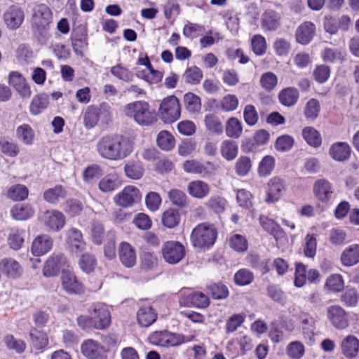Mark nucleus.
<instances>
[{
    "label": "nucleus",
    "instance_id": "f257e3e1",
    "mask_svg": "<svg viewBox=\"0 0 359 359\" xmlns=\"http://www.w3.org/2000/svg\"><path fill=\"white\" fill-rule=\"evenodd\" d=\"M96 149L105 159L119 161L132 153L133 145L131 141L121 135H107L100 139Z\"/></svg>",
    "mask_w": 359,
    "mask_h": 359
},
{
    "label": "nucleus",
    "instance_id": "f03ea898",
    "mask_svg": "<svg viewBox=\"0 0 359 359\" xmlns=\"http://www.w3.org/2000/svg\"><path fill=\"white\" fill-rule=\"evenodd\" d=\"M52 20L53 13L47 5L40 4L34 7L32 16V28L34 36L39 42L43 43L46 41Z\"/></svg>",
    "mask_w": 359,
    "mask_h": 359
},
{
    "label": "nucleus",
    "instance_id": "7ed1b4c3",
    "mask_svg": "<svg viewBox=\"0 0 359 359\" xmlns=\"http://www.w3.org/2000/svg\"><path fill=\"white\" fill-rule=\"evenodd\" d=\"M217 237V231L214 225L203 222L192 230L190 238L194 247L205 249L213 245Z\"/></svg>",
    "mask_w": 359,
    "mask_h": 359
},
{
    "label": "nucleus",
    "instance_id": "20e7f679",
    "mask_svg": "<svg viewBox=\"0 0 359 359\" xmlns=\"http://www.w3.org/2000/svg\"><path fill=\"white\" fill-rule=\"evenodd\" d=\"M126 114L133 117L141 126H149L156 121L154 111H152L149 104L144 101L128 104L126 107Z\"/></svg>",
    "mask_w": 359,
    "mask_h": 359
},
{
    "label": "nucleus",
    "instance_id": "39448f33",
    "mask_svg": "<svg viewBox=\"0 0 359 359\" xmlns=\"http://www.w3.org/2000/svg\"><path fill=\"white\" fill-rule=\"evenodd\" d=\"M193 338V336L186 337L182 334L163 330L152 332L149 336L148 340L150 344L155 346L173 347L191 341Z\"/></svg>",
    "mask_w": 359,
    "mask_h": 359
},
{
    "label": "nucleus",
    "instance_id": "423d86ee",
    "mask_svg": "<svg viewBox=\"0 0 359 359\" xmlns=\"http://www.w3.org/2000/svg\"><path fill=\"white\" fill-rule=\"evenodd\" d=\"M158 114L164 123H172L180 117V100L175 95L165 97L161 102Z\"/></svg>",
    "mask_w": 359,
    "mask_h": 359
},
{
    "label": "nucleus",
    "instance_id": "0eeeda50",
    "mask_svg": "<svg viewBox=\"0 0 359 359\" xmlns=\"http://www.w3.org/2000/svg\"><path fill=\"white\" fill-rule=\"evenodd\" d=\"M39 218L48 231L54 232L60 231L66 222L64 214L57 210H46L41 213Z\"/></svg>",
    "mask_w": 359,
    "mask_h": 359
},
{
    "label": "nucleus",
    "instance_id": "6e6552de",
    "mask_svg": "<svg viewBox=\"0 0 359 359\" xmlns=\"http://www.w3.org/2000/svg\"><path fill=\"white\" fill-rule=\"evenodd\" d=\"M111 324V313L109 307L102 303H97L93 306L91 311V327L104 330Z\"/></svg>",
    "mask_w": 359,
    "mask_h": 359
},
{
    "label": "nucleus",
    "instance_id": "1a4fd4ad",
    "mask_svg": "<svg viewBox=\"0 0 359 359\" xmlns=\"http://www.w3.org/2000/svg\"><path fill=\"white\" fill-rule=\"evenodd\" d=\"M142 194L135 187L129 185L114 197V203L123 208H129L141 201Z\"/></svg>",
    "mask_w": 359,
    "mask_h": 359
},
{
    "label": "nucleus",
    "instance_id": "9d476101",
    "mask_svg": "<svg viewBox=\"0 0 359 359\" xmlns=\"http://www.w3.org/2000/svg\"><path fill=\"white\" fill-rule=\"evenodd\" d=\"M161 252L165 261L171 264L180 262L185 255V248L178 241L165 242L162 246Z\"/></svg>",
    "mask_w": 359,
    "mask_h": 359
},
{
    "label": "nucleus",
    "instance_id": "9b49d317",
    "mask_svg": "<svg viewBox=\"0 0 359 359\" xmlns=\"http://www.w3.org/2000/svg\"><path fill=\"white\" fill-rule=\"evenodd\" d=\"M286 189L284 180L278 177H273L267 184L265 202L273 203L279 201Z\"/></svg>",
    "mask_w": 359,
    "mask_h": 359
},
{
    "label": "nucleus",
    "instance_id": "f8f14e48",
    "mask_svg": "<svg viewBox=\"0 0 359 359\" xmlns=\"http://www.w3.org/2000/svg\"><path fill=\"white\" fill-rule=\"evenodd\" d=\"M183 168L188 173L198 174L203 177L212 175L217 169L212 162L202 163L196 160L186 161L183 164Z\"/></svg>",
    "mask_w": 359,
    "mask_h": 359
},
{
    "label": "nucleus",
    "instance_id": "ddd939ff",
    "mask_svg": "<svg viewBox=\"0 0 359 359\" xmlns=\"http://www.w3.org/2000/svg\"><path fill=\"white\" fill-rule=\"evenodd\" d=\"M327 318L331 324L339 330H344L349 325L346 312L338 305L331 306L327 309Z\"/></svg>",
    "mask_w": 359,
    "mask_h": 359
},
{
    "label": "nucleus",
    "instance_id": "4468645a",
    "mask_svg": "<svg viewBox=\"0 0 359 359\" xmlns=\"http://www.w3.org/2000/svg\"><path fill=\"white\" fill-rule=\"evenodd\" d=\"M333 193L334 188L329 181L320 179L315 182L313 194L318 201L323 203H327L332 199Z\"/></svg>",
    "mask_w": 359,
    "mask_h": 359
},
{
    "label": "nucleus",
    "instance_id": "2eb2a0df",
    "mask_svg": "<svg viewBox=\"0 0 359 359\" xmlns=\"http://www.w3.org/2000/svg\"><path fill=\"white\" fill-rule=\"evenodd\" d=\"M66 257L63 254L53 255L46 262L43 274L46 277L57 276L66 264Z\"/></svg>",
    "mask_w": 359,
    "mask_h": 359
},
{
    "label": "nucleus",
    "instance_id": "dca6fc26",
    "mask_svg": "<svg viewBox=\"0 0 359 359\" xmlns=\"http://www.w3.org/2000/svg\"><path fill=\"white\" fill-rule=\"evenodd\" d=\"M0 269L9 279H17L20 278L23 269L18 262L11 257H6L0 261Z\"/></svg>",
    "mask_w": 359,
    "mask_h": 359
},
{
    "label": "nucleus",
    "instance_id": "f3484780",
    "mask_svg": "<svg viewBox=\"0 0 359 359\" xmlns=\"http://www.w3.org/2000/svg\"><path fill=\"white\" fill-rule=\"evenodd\" d=\"M180 304L184 306H194L196 308L204 309L209 306L210 300L207 295L201 292H195L185 295L180 299Z\"/></svg>",
    "mask_w": 359,
    "mask_h": 359
},
{
    "label": "nucleus",
    "instance_id": "a211bd4d",
    "mask_svg": "<svg viewBox=\"0 0 359 359\" xmlns=\"http://www.w3.org/2000/svg\"><path fill=\"white\" fill-rule=\"evenodd\" d=\"M25 13L21 8L11 6L4 14V20L9 29L15 30L24 21Z\"/></svg>",
    "mask_w": 359,
    "mask_h": 359
},
{
    "label": "nucleus",
    "instance_id": "6ab92c4d",
    "mask_svg": "<svg viewBox=\"0 0 359 359\" xmlns=\"http://www.w3.org/2000/svg\"><path fill=\"white\" fill-rule=\"evenodd\" d=\"M9 84L23 97H29L32 91L29 84L22 74L17 72H11L8 77Z\"/></svg>",
    "mask_w": 359,
    "mask_h": 359
},
{
    "label": "nucleus",
    "instance_id": "aec40b11",
    "mask_svg": "<svg viewBox=\"0 0 359 359\" xmlns=\"http://www.w3.org/2000/svg\"><path fill=\"white\" fill-rule=\"evenodd\" d=\"M340 348L346 358H355L359 353V339L354 335H347L341 340Z\"/></svg>",
    "mask_w": 359,
    "mask_h": 359
},
{
    "label": "nucleus",
    "instance_id": "412c9836",
    "mask_svg": "<svg viewBox=\"0 0 359 359\" xmlns=\"http://www.w3.org/2000/svg\"><path fill=\"white\" fill-rule=\"evenodd\" d=\"M53 247V239L46 234L38 236L32 242L31 251L35 256H41L48 252Z\"/></svg>",
    "mask_w": 359,
    "mask_h": 359
},
{
    "label": "nucleus",
    "instance_id": "4be33fe9",
    "mask_svg": "<svg viewBox=\"0 0 359 359\" xmlns=\"http://www.w3.org/2000/svg\"><path fill=\"white\" fill-rule=\"evenodd\" d=\"M315 32V25L311 22H304V23L301 24L296 30V40L301 44H308L313 38Z\"/></svg>",
    "mask_w": 359,
    "mask_h": 359
},
{
    "label": "nucleus",
    "instance_id": "5701e85b",
    "mask_svg": "<svg viewBox=\"0 0 359 359\" xmlns=\"http://www.w3.org/2000/svg\"><path fill=\"white\" fill-rule=\"evenodd\" d=\"M210 191L209 184L201 180L190 182L187 185V192L193 198L203 199L207 197Z\"/></svg>",
    "mask_w": 359,
    "mask_h": 359
},
{
    "label": "nucleus",
    "instance_id": "b1692460",
    "mask_svg": "<svg viewBox=\"0 0 359 359\" xmlns=\"http://www.w3.org/2000/svg\"><path fill=\"white\" fill-rule=\"evenodd\" d=\"M351 149L349 144L344 142H337L332 144L329 149V154L336 161H345L351 156Z\"/></svg>",
    "mask_w": 359,
    "mask_h": 359
},
{
    "label": "nucleus",
    "instance_id": "393cba45",
    "mask_svg": "<svg viewBox=\"0 0 359 359\" xmlns=\"http://www.w3.org/2000/svg\"><path fill=\"white\" fill-rule=\"evenodd\" d=\"M118 256L121 262L126 267H133L136 263L135 250L127 242L121 243L118 248Z\"/></svg>",
    "mask_w": 359,
    "mask_h": 359
},
{
    "label": "nucleus",
    "instance_id": "a878e982",
    "mask_svg": "<svg viewBox=\"0 0 359 359\" xmlns=\"http://www.w3.org/2000/svg\"><path fill=\"white\" fill-rule=\"evenodd\" d=\"M62 285L69 294H81L83 292V285L77 280L74 274L64 271L62 275Z\"/></svg>",
    "mask_w": 359,
    "mask_h": 359
},
{
    "label": "nucleus",
    "instance_id": "bb28decb",
    "mask_svg": "<svg viewBox=\"0 0 359 359\" xmlns=\"http://www.w3.org/2000/svg\"><path fill=\"white\" fill-rule=\"evenodd\" d=\"M67 243L72 252L80 253L86 248L80 231L72 228L67 231Z\"/></svg>",
    "mask_w": 359,
    "mask_h": 359
},
{
    "label": "nucleus",
    "instance_id": "cd10ccee",
    "mask_svg": "<svg viewBox=\"0 0 359 359\" xmlns=\"http://www.w3.org/2000/svg\"><path fill=\"white\" fill-rule=\"evenodd\" d=\"M280 15L277 12L268 10L262 18V27L266 31H274L280 25Z\"/></svg>",
    "mask_w": 359,
    "mask_h": 359
},
{
    "label": "nucleus",
    "instance_id": "c85d7f7f",
    "mask_svg": "<svg viewBox=\"0 0 359 359\" xmlns=\"http://www.w3.org/2000/svg\"><path fill=\"white\" fill-rule=\"evenodd\" d=\"M341 261L342 264L346 266L358 264L359 262V245L354 244L346 248L341 255Z\"/></svg>",
    "mask_w": 359,
    "mask_h": 359
},
{
    "label": "nucleus",
    "instance_id": "c756f323",
    "mask_svg": "<svg viewBox=\"0 0 359 359\" xmlns=\"http://www.w3.org/2000/svg\"><path fill=\"white\" fill-rule=\"evenodd\" d=\"M320 55L325 62L341 63L344 60L346 53L340 48L326 47L323 50Z\"/></svg>",
    "mask_w": 359,
    "mask_h": 359
},
{
    "label": "nucleus",
    "instance_id": "7c9ffc66",
    "mask_svg": "<svg viewBox=\"0 0 359 359\" xmlns=\"http://www.w3.org/2000/svg\"><path fill=\"white\" fill-rule=\"evenodd\" d=\"M156 313L149 306L141 307L137 313L138 323L142 327H149L156 320Z\"/></svg>",
    "mask_w": 359,
    "mask_h": 359
},
{
    "label": "nucleus",
    "instance_id": "2f4dec72",
    "mask_svg": "<svg viewBox=\"0 0 359 359\" xmlns=\"http://www.w3.org/2000/svg\"><path fill=\"white\" fill-rule=\"evenodd\" d=\"M222 156L226 161H231L236 158L238 154V146L236 141L225 140L220 145Z\"/></svg>",
    "mask_w": 359,
    "mask_h": 359
},
{
    "label": "nucleus",
    "instance_id": "473e14b6",
    "mask_svg": "<svg viewBox=\"0 0 359 359\" xmlns=\"http://www.w3.org/2000/svg\"><path fill=\"white\" fill-rule=\"evenodd\" d=\"M67 196V190L62 185H56L43 194L44 201L50 204H56L60 198H65Z\"/></svg>",
    "mask_w": 359,
    "mask_h": 359
},
{
    "label": "nucleus",
    "instance_id": "72a5a7b5",
    "mask_svg": "<svg viewBox=\"0 0 359 359\" xmlns=\"http://www.w3.org/2000/svg\"><path fill=\"white\" fill-rule=\"evenodd\" d=\"M25 231L18 228L10 229L8 236V244L14 250H20L25 242Z\"/></svg>",
    "mask_w": 359,
    "mask_h": 359
},
{
    "label": "nucleus",
    "instance_id": "f704fd0d",
    "mask_svg": "<svg viewBox=\"0 0 359 359\" xmlns=\"http://www.w3.org/2000/svg\"><path fill=\"white\" fill-rule=\"evenodd\" d=\"M344 280L341 275L334 273L330 275L324 285V289L329 293H337L343 290Z\"/></svg>",
    "mask_w": 359,
    "mask_h": 359
},
{
    "label": "nucleus",
    "instance_id": "c9c22d12",
    "mask_svg": "<svg viewBox=\"0 0 359 359\" xmlns=\"http://www.w3.org/2000/svg\"><path fill=\"white\" fill-rule=\"evenodd\" d=\"M49 98L46 93H40L35 95L29 105V111L32 115L41 114L48 105Z\"/></svg>",
    "mask_w": 359,
    "mask_h": 359
},
{
    "label": "nucleus",
    "instance_id": "e433bc0d",
    "mask_svg": "<svg viewBox=\"0 0 359 359\" xmlns=\"http://www.w3.org/2000/svg\"><path fill=\"white\" fill-rule=\"evenodd\" d=\"M34 214L32 207L27 204H17L11 210L12 217L16 220H26Z\"/></svg>",
    "mask_w": 359,
    "mask_h": 359
},
{
    "label": "nucleus",
    "instance_id": "4c0bfd02",
    "mask_svg": "<svg viewBox=\"0 0 359 359\" xmlns=\"http://www.w3.org/2000/svg\"><path fill=\"white\" fill-rule=\"evenodd\" d=\"M299 98L298 90L292 87L282 90L278 95L280 102L286 107H291L296 104Z\"/></svg>",
    "mask_w": 359,
    "mask_h": 359
},
{
    "label": "nucleus",
    "instance_id": "58836bf2",
    "mask_svg": "<svg viewBox=\"0 0 359 359\" xmlns=\"http://www.w3.org/2000/svg\"><path fill=\"white\" fill-rule=\"evenodd\" d=\"M124 172L128 178L137 180L144 175V168L139 161H130L125 165Z\"/></svg>",
    "mask_w": 359,
    "mask_h": 359
},
{
    "label": "nucleus",
    "instance_id": "ea45409f",
    "mask_svg": "<svg viewBox=\"0 0 359 359\" xmlns=\"http://www.w3.org/2000/svg\"><path fill=\"white\" fill-rule=\"evenodd\" d=\"M304 140L311 147L318 148L322 144V137L319 132L313 127H305L302 130Z\"/></svg>",
    "mask_w": 359,
    "mask_h": 359
},
{
    "label": "nucleus",
    "instance_id": "a19ab883",
    "mask_svg": "<svg viewBox=\"0 0 359 359\" xmlns=\"http://www.w3.org/2000/svg\"><path fill=\"white\" fill-rule=\"evenodd\" d=\"M206 129L215 135H221L223 133L224 128L222 121L216 115L208 114L204 118Z\"/></svg>",
    "mask_w": 359,
    "mask_h": 359
},
{
    "label": "nucleus",
    "instance_id": "79ce46f5",
    "mask_svg": "<svg viewBox=\"0 0 359 359\" xmlns=\"http://www.w3.org/2000/svg\"><path fill=\"white\" fill-rule=\"evenodd\" d=\"M137 76L144 80L149 84H157L161 81L163 73L162 72L156 70L151 67L147 70H143L137 72Z\"/></svg>",
    "mask_w": 359,
    "mask_h": 359
},
{
    "label": "nucleus",
    "instance_id": "37998d69",
    "mask_svg": "<svg viewBox=\"0 0 359 359\" xmlns=\"http://www.w3.org/2000/svg\"><path fill=\"white\" fill-rule=\"evenodd\" d=\"M31 343L36 350H43L48 344L47 334L42 331L34 329L29 332Z\"/></svg>",
    "mask_w": 359,
    "mask_h": 359
},
{
    "label": "nucleus",
    "instance_id": "c03bdc74",
    "mask_svg": "<svg viewBox=\"0 0 359 359\" xmlns=\"http://www.w3.org/2000/svg\"><path fill=\"white\" fill-rule=\"evenodd\" d=\"M259 222L262 228L270 234L273 235L275 238L281 236L282 229L278 224L274 220L262 215L259 217Z\"/></svg>",
    "mask_w": 359,
    "mask_h": 359
},
{
    "label": "nucleus",
    "instance_id": "a18cd8bd",
    "mask_svg": "<svg viewBox=\"0 0 359 359\" xmlns=\"http://www.w3.org/2000/svg\"><path fill=\"white\" fill-rule=\"evenodd\" d=\"M17 137L25 144L31 145L33 143L34 132L29 124H22L16 129Z\"/></svg>",
    "mask_w": 359,
    "mask_h": 359
},
{
    "label": "nucleus",
    "instance_id": "49530a36",
    "mask_svg": "<svg viewBox=\"0 0 359 359\" xmlns=\"http://www.w3.org/2000/svg\"><path fill=\"white\" fill-rule=\"evenodd\" d=\"M109 116V107L107 104H101L99 107L91 108V128L99 121L105 123Z\"/></svg>",
    "mask_w": 359,
    "mask_h": 359
},
{
    "label": "nucleus",
    "instance_id": "de8ad7c7",
    "mask_svg": "<svg viewBox=\"0 0 359 359\" xmlns=\"http://www.w3.org/2000/svg\"><path fill=\"white\" fill-rule=\"evenodd\" d=\"M156 142L158 146L165 151L171 150L175 144L174 137L167 130H162L158 133Z\"/></svg>",
    "mask_w": 359,
    "mask_h": 359
},
{
    "label": "nucleus",
    "instance_id": "09e8293b",
    "mask_svg": "<svg viewBox=\"0 0 359 359\" xmlns=\"http://www.w3.org/2000/svg\"><path fill=\"white\" fill-rule=\"evenodd\" d=\"M29 194L27 187L22 184L11 186L7 192V196L15 201H20L26 199Z\"/></svg>",
    "mask_w": 359,
    "mask_h": 359
},
{
    "label": "nucleus",
    "instance_id": "8fccbe9b",
    "mask_svg": "<svg viewBox=\"0 0 359 359\" xmlns=\"http://www.w3.org/2000/svg\"><path fill=\"white\" fill-rule=\"evenodd\" d=\"M4 341L8 349L14 351L18 354L24 353L26 349V343L22 339H16L13 334L6 335Z\"/></svg>",
    "mask_w": 359,
    "mask_h": 359
},
{
    "label": "nucleus",
    "instance_id": "3c124183",
    "mask_svg": "<svg viewBox=\"0 0 359 359\" xmlns=\"http://www.w3.org/2000/svg\"><path fill=\"white\" fill-rule=\"evenodd\" d=\"M225 130L228 137L238 138L243 132L242 123L237 118L231 117L226 122Z\"/></svg>",
    "mask_w": 359,
    "mask_h": 359
},
{
    "label": "nucleus",
    "instance_id": "603ef678",
    "mask_svg": "<svg viewBox=\"0 0 359 359\" xmlns=\"http://www.w3.org/2000/svg\"><path fill=\"white\" fill-rule=\"evenodd\" d=\"M72 46L77 55L83 57L84 52L88 50L87 35L74 34L72 36Z\"/></svg>",
    "mask_w": 359,
    "mask_h": 359
},
{
    "label": "nucleus",
    "instance_id": "864d4df0",
    "mask_svg": "<svg viewBox=\"0 0 359 359\" xmlns=\"http://www.w3.org/2000/svg\"><path fill=\"white\" fill-rule=\"evenodd\" d=\"M286 353L291 359H301L304 355L305 346L301 341H292L287 346Z\"/></svg>",
    "mask_w": 359,
    "mask_h": 359
},
{
    "label": "nucleus",
    "instance_id": "5fc2aeb1",
    "mask_svg": "<svg viewBox=\"0 0 359 359\" xmlns=\"http://www.w3.org/2000/svg\"><path fill=\"white\" fill-rule=\"evenodd\" d=\"M118 186L119 181L116 174H109L106 175L99 183V188L103 192L112 191Z\"/></svg>",
    "mask_w": 359,
    "mask_h": 359
},
{
    "label": "nucleus",
    "instance_id": "6e6d98bb",
    "mask_svg": "<svg viewBox=\"0 0 359 359\" xmlns=\"http://www.w3.org/2000/svg\"><path fill=\"white\" fill-rule=\"evenodd\" d=\"M0 151L7 156L15 157L20 152L18 145L5 137L0 138Z\"/></svg>",
    "mask_w": 359,
    "mask_h": 359
},
{
    "label": "nucleus",
    "instance_id": "4d7b16f0",
    "mask_svg": "<svg viewBox=\"0 0 359 359\" xmlns=\"http://www.w3.org/2000/svg\"><path fill=\"white\" fill-rule=\"evenodd\" d=\"M314 233H309L306 236L304 246V254L306 257L313 258L316 254L317 238Z\"/></svg>",
    "mask_w": 359,
    "mask_h": 359
},
{
    "label": "nucleus",
    "instance_id": "13d9d810",
    "mask_svg": "<svg viewBox=\"0 0 359 359\" xmlns=\"http://www.w3.org/2000/svg\"><path fill=\"white\" fill-rule=\"evenodd\" d=\"M186 109L191 113L200 111L201 107V98L192 93H187L184 96Z\"/></svg>",
    "mask_w": 359,
    "mask_h": 359
},
{
    "label": "nucleus",
    "instance_id": "bf43d9fd",
    "mask_svg": "<svg viewBox=\"0 0 359 359\" xmlns=\"http://www.w3.org/2000/svg\"><path fill=\"white\" fill-rule=\"evenodd\" d=\"M230 247L236 252H243L248 250V243L245 236L233 234L229 239Z\"/></svg>",
    "mask_w": 359,
    "mask_h": 359
},
{
    "label": "nucleus",
    "instance_id": "052dcab7",
    "mask_svg": "<svg viewBox=\"0 0 359 359\" xmlns=\"http://www.w3.org/2000/svg\"><path fill=\"white\" fill-rule=\"evenodd\" d=\"M83 203L76 199L70 198L66 201L64 204L63 210L72 217L79 215L83 210Z\"/></svg>",
    "mask_w": 359,
    "mask_h": 359
},
{
    "label": "nucleus",
    "instance_id": "680f3d73",
    "mask_svg": "<svg viewBox=\"0 0 359 359\" xmlns=\"http://www.w3.org/2000/svg\"><path fill=\"white\" fill-rule=\"evenodd\" d=\"M320 105L319 102L316 99L309 100L304 107V116L307 119H316L320 112Z\"/></svg>",
    "mask_w": 359,
    "mask_h": 359
},
{
    "label": "nucleus",
    "instance_id": "e2e57ef3",
    "mask_svg": "<svg viewBox=\"0 0 359 359\" xmlns=\"http://www.w3.org/2000/svg\"><path fill=\"white\" fill-rule=\"evenodd\" d=\"M180 222V215L174 209H169L165 211L162 216L163 224L168 228L176 226Z\"/></svg>",
    "mask_w": 359,
    "mask_h": 359
},
{
    "label": "nucleus",
    "instance_id": "0e129e2a",
    "mask_svg": "<svg viewBox=\"0 0 359 359\" xmlns=\"http://www.w3.org/2000/svg\"><path fill=\"white\" fill-rule=\"evenodd\" d=\"M252 167V162L249 157L241 156L235 165L236 172L239 176H245L248 174Z\"/></svg>",
    "mask_w": 359,
    "mask_h": 359
},
{
    "label": "nucleus",
    "instance_id": "69168bd1",
    "mask_svg": "<svg viewBox=\"0 0 359 359\" xmlns=\"http://www.w3.org/2000/svg\"><path fill=\"white\" fill-rule=\"evenodd\" d=\"M111 73L117 79L126 82L132 81L134 77L131 71L121 65L112 67L111 69Z\"/></svg>",
    "mask_w": 359,
    "mask_h": 359
},
{
    "label": "nucleus",
    "instance_id": "338daca9",
    "mask_svg": "<svg viewBox=\"0 0 359 359\" xmlns=\"http://www.w3.org/2000/svg\"><path fill=\"white\" fill-rule=\"evenodd\" d=\"M253 279V273L246 269H240L234 275V281L238 285H249L252 282Z\"/></svg>",
    "mask_w": 359,
    "mask_h": 359
},
{
    "label": "nucleus",
    "instance_id": "774afa93",
    "mask_svg": "<svg viewBox=\"0 0 359 359\" xmlns=\"http://www.w3.org/2000/svg\"><path fill=\"white\" fill-rule=\"evenodd\" d=\"M275 166V158L272 156H266L259 165V173L261 176H267L271 174Z\"/></svg>",
    "mask_w": 359,
    "mask_h": 359
}]
</instances>
